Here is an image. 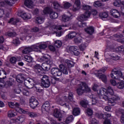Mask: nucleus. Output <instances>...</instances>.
Wrapping results in <instances>:
<instances>
[{
    "instance_id": "nucleus-37",
    "label": "nucleus",
    "mask_w": 124,
    "mask_h": 124,
    "mask_svg": "<svg viewBox=\"0 0 124 124\" xmlns=\"http://www.w3.org/2000/svg\"><path fill=\"white\" fill-rule=\"evenodd\" d=\"M71 19V16H68L66 15L62 16V20L63 22H68V21H70Z\"/></svg>"
},
{
    "instance_id": "nucleus-5",
    "label": "nucleus",
    "mask_w": 124,
    "mask_h": 124,
    "mask_svg": "<svg viewBox=\"0 0 124 124\" xmlns=\"http://www.w3.org/2000/svg\"><path fill=\"white\" fill-rule=\"evenodd\" d=\"M113 74L110 75L111 77L112 78H114V79H117L118 80H121V79H124V77H123V73L121 71H117L116 69L113 71Z\"/></svg>"
},
{
    "instance_id": "nucleus-41",
    "label": "nucleus",
    "mask_w": 124,
    "mask_h": 124,
    "mask_svg": "<svg viewBox=\"0 0 124 124\" xmlns=\"http://www.w3.org/2000/svg\"><path fill=\"white\" fill-rule=\"evenodd\" d=\"M44 22V18L41 16H39L36 18V22L37 24H42Z\"/></svg>"
},
{
    "instance_id": "nucleus-1",
    "label": "nucleus",
    "mask_w": 124,
    "mask_h": 124,
    "mask_svg": "<svg viewBox=\"0 0 124 124\" xmlns=\"http://www.w3.org/2000/svg\"><path fill=\"white\" fill-rule=\"evenodd\" d=\"M91 88L89 87L86 82H82L78 85V87L77 89V92L78 95H82L84 93H90Z\"/></svg>"
},
{
    "instance_id": "nucleus-34",
    "label": "nucleus",
    "mask_w": 124,
    "mask_h": 124,
    "mask_svg": "<svg viewBox=\"0 0 124 124\" xmlns=\"http://www.w3.org/2000/svg\"><path fill=\"white\" fill-rule=\"evenodd\" d=\"M6 72L3 70H0V79H4L6 78Z\"/></svg>"
},
{
    "instance_id": "nucleus-23",
    "label": "nucleus",
    "mask_w": 124,
    "mask_h": 124,
    "mask_svg": "<svg viewBox=\"0 0 124 124\" xmlns=\"http://www.w3.org/2000/svg\"><path fill=\"white\" fill-rule=\"evenodd\" d=\"M85 31L88 34L92 35L94 32V28L93 26H90L85 29Z\"/></svg>"
},
{
    "instance_id": "nucleus-25",
    "label": "nucleus",
    "mask_w": 124,
    "mask_h": 124,
    "mask_svg": "<svg viewBox=\"0 0 124 124\" xmlns=\"http://www.w3.org/2000/svg\"><path fill=\"white\" fill-rule=\"evenodd\" d=\"M26 113L30 118H37V117H39V113L37 112L30 111Z\"/></svg>"
},
{
    "instance_id": "nucleus-9",
    "label": "nucleus",
    "mask_w": 124,
    "mask_h": 124,
    "mask_svg": "<svg viewBox=\"0 0 124 124\" xmlns=\"http://www.w3.org/2000/svg\"><path fill=\"white\" fill-rule=\"evenodd\" d=\"M30 107L32 109H35L37 106L39 104L38 101L34 97H31L30 99Z\"/></svg>"
},
{
    "instance_id": "nucleus-60",
    "label": "nucleus",
    "mask_w": 124,
    "mask_h": 124,
    "mask_svg": "<svg viewBox=\"0 0 124 124\" xmlns=\"http://www.w3.org/2000/svg\"><path fill=\"white\" fill-rule=\"evenodd\" d=\"M77 48H78V47L74 46H70L69 48V51L70 52H73V53H74V52H75V50H76Z\"/></svg>"
},
{
    "instance_id": "nucleus-38",
    "label": "nucleus",
    "mask_w": 124,
    "mask_h": 124,
    "mask_svg": "<svg viewBox=\"0 0 124 124\" xmlns=\"http://www.w3.org/2000/svg\"><path fill=\"white\" fill-rule=\"evenodd\" d=\"M16 116V112H14V110H9L8 112V117L9 118H13Z\"/></svg>"
},
{
    "instance_id": "nucleus-21",
    "label": "nucleus",
    "mask_w": 124,
    "mask_h": 124,
    "mask_svg": "<svg viewBox=\"0 0 124 124\" xmlns=\"http://www.w3.org/2000/svg\"><path fill=\"white\" fill-rule=\"evenodd\" d=\"M35 71L37 73H39L40 74H42L43 73V70H42V66L37 64L34 66Z\"/></svg>"
},
{
    "instance_id": "nucleus-6",
    "label": "nucleus",
    "mask_w": 124,
    "mask_h": 124,
    "mask_svg": "<svg viewBox=\"0 0 124 124\" xmlns=\"http://www.w3.org/2000/svg\"><path fill=\"white\" fill-rule=\"evenodd\" d=\"M50 72L53 77H60L62 74L61 69H60L59 68H52Z\"/></svg>"
},
{
    "instance_id": "nucleus-11",
    "label": "nucleus",
    "mask_w": 124,
    "mask_h": 124,
    "mask_svg": "<svg viewBox=\"0 0 124 124\" xmlns=\"http://www.w3.org/2000/svg\"><path fill=\"white\" fill-rule=\"evenodd\" d=\"M109 94L110 95H112V97L109 98V103H115L116 100H118L120 99V98L118 97V96H116L114 94V91H113V89L109 88Z\"/></svg>"
},
{
    "instance_id": "nucleus-3",
    "label": "nucleus",
    "mask_w": 124,
    "mask_h": 124,
    "mask_svg": "<svg viewBox=\"0 0 124 124\" xmlns=\"http://www.w3.org/2000/svg\"><path fill=\"white\" fill-rule=\"evenodd\" d=\"M106 68H102L99 70L95 71V75L104 82L106 83L107 82V77L105 75H102V73H104L106 71Z\"/></svg>"
},
{
    "instance_id": "nucleus-64",
    "label": "nucleus",
    "mask_w": 124,
    "mask_h": 124,
    "mask_svg": "<svg viewBox=\"0 0 124 124\" xmlns=\"http://www.w3.org/2000/svg\"><path fill=\"white\" fill-rule=\"evenodd\" d=\"M90 121L91 122V124H98V121H97L95 118H91Z\"/></svg>"
},
{
    "instance_id": "nucleus-58",
    "label": "nucleus",
    "mask_w": 124,
    "mask_h": 124,
    "mask_svg": "<svg viewBox=\"0 0 124 124\" xmlns=\"http://www.w3.org/2000/svg\"><path fill=\"white\" fill-rule=\"evenodd\" d=\"M68 99H69V100H70V101H73V93H72V92L69 93Z\"/></svg>"
},
{
    "instance_id": "nucleus-59",
    "label": "nucleus",
    "mask_w": 124,
    "mask_h": 124,
    "mask_svg": "<svg viewBox=\"0 0 124 124\" xmlns=\"http://www.w3.org/2000/svg\"><path fill=\"white\" fill-rule=\"evenodd\" d=\"M22 91L21 90V88L20 87H16L14 89V92L15 93H20Z\"/></svg>"
},
{
    "instance_id": "nucleus-18",
    "label": "nucleus",
    "mask_w": 124,
    "mask_h": 124,
    "mask_svg": "<svg viewBox=\"0 0 124 124\" xmlns=\"http://www.w3.org/2000/svg\"><path fill=\"white\" fill-rule=\"evenodd\" d=\"M12 121H13V123H15V124H22L25 121V118L24 116H18L16 119H13Z\"/></svg>"
},
{
    "instance_id": "nucleus-56",
    "label": "nucleus",
    "mask_w": 124,
    "mask_h": 124,
    "mask_svg": "<svg viewBox=\"0 0 124 124\" xmlns=\"http://www.w3.org/2000/svg\"><path fill=\"white\" fill-rule=\"evenodd\" d=\"M16 62H17V59H16V57H11L10 59V62L11 63H16Z\"/></svg>"
},
{
    "instance_id": "nucleus-33",
    "label": "nucleus",
    "mask_w": 124,
    "mask_h": 124,
    "mask_svg": "<svg viewBox=\"0 0 124 124\" xmlns=\"http://www.w3.org/2000/svg\"><path fill=\"white\" fill-rule=\"evenodd\" d=\"M76 35H77V33H76V32L72 31L68 33V35L66 36L70 38V39H72V38H74Z\"/></svg>"
},
{
    "instance_id": "nucleus-62",
    "label": "nucleus",
    "mask_w": 124,
    "mask_h": 124,
    "mask_svg": "<svg viewBox=\"0 0 124 124\" xmlns=\"http://www.w3.org/2000/svg\"><path fill=\"white\" fill-rule=\"evenodd\" d=\"M102 5V4H101V3L98 1L95 2L94 4V6H95V7H99Z\"/></svg>"
},
{
    "instance_id": "nucleus-20",
    "label": "nucleus",
    "mask_w": 124,
    "mask_h": 124,
    "mask_svg": "<svg viewBox=\"0 0 124 124\" xmlns=\"http://www.w3.org/2000/svg\"><path fill=\"white\" fill-rule=\"evenodd\" d=\"M17 15L18 16H20V17H21V18H23V19H31V15H30V14L29 13H23L21 15V14L20 13H18L17 14Z\"/></svg>"
},
{
    "instance_id": "nucleus-52",
    "label": "nucleus",
    "mask_w": 124,
    "mask_h": 124,
    "mask_svg": "<svg viewBox=\"0 0 124 124\" xmlns=\"http://www.w3.org/2000/svg\"><path fill=\"white\" fill-rule=\"evenodd\" d=\"M117 86L118 89L122 90L124 88V83L123 81H121L117 84Z\"/></svg>"
},
{
    "instance_id": "nucleus-30",
    "label": "nucleus",
    "mask_w": 124,
    "mask_h": 124,
    "mask_svg": "<svg viewBox=\"0 0 124 124\" xmlns=\"http://www.w3.org/2000/svg\"><path fill=\"white\" fill-rule=\"evenodd\" d=\"M80 105L84 108H87L89 106V101L88 100H82L80 101Z\"/></svg>"
},
{
    "instance_id": "nucleus-7",
    "label": "nucleus",
    "mask_w": 124,
    "mask_h": 124,
    "mask_svg": "<svg viewBox=\"0 0 124 124\" xmlns=\"http://www.w3.org/2000/svg\"><path fill=\"white\" fill-rule=\"evenodd\" d=\"M52 63L53 61L52 60H48L43 63L41 65L43 70L45 71H48V70H50V65Z\"/></svg>"
},
{
    "instance_id": "nucleus-55",
    "label": "nucleus",
    "mask_w": 124,
    "mask_h": 124,
    "mask_svg": "<svg viewBox=\"0 0 124 124\" xmlns=\"http://www.w3.org/2000/svg\"><path fill=\"white\" fill-rule=\"evenodd\" d=\"M72 5L71 3L68 2H66L64 3L63 6L64 8L66 9H67V8H69Z\"/></svg>"
},
{
    "instance_id": "nucleus-31",
    "label": "nucleus",
    "mask_w": 124,
    "mask_h": 124,
    "mask_svg": "<svg viewBox=\"0 0 124 124\" xmlns=\"http://www.w3.org/2000/svg\"><path fill=\"white\" fill-rule=\"evenodd\" d=\"M65 62L67 64L68 68H71V67H73L74 66V62L71 61H69L68 60H65Z\"/></svg>"
},
{
    "instance_id": "nucleus-24",
    "label": "nucleus",
    "mask_w": 124,
    "mask_h": 124,
    "mask_svg": "<svg viewBox=\"0 0 124 124\" xmlns=\"http://www.w3.org/2000/svg\"><path fill=\"white\" fill-rule=\"evenodd\" d=\"M14 108H16L17 111H20L23 114H26V113H27V111H26V110H24L23 109V108H21V107H20V104H19V103H15Z\"/></svg>"
},
{
    "instance_id": "nucleus-63",
    "label": "nucleus",
    "mask_w": 124,
    "mask_h": 124,
    "mask_svg": "<svg viewBox=\"0 0 124 124\" xmlns=\"http://www.w3.org/2000/svg\"><path fill=\"white\" fill-rule=\"evenodd\" d=\"M87 47V46L84 44H82L80 46H79V49L81 50V51H84L85 49H86V47Z\"/></svg>"
},
{
    "instance_id": "nucleus-10",
    "label": "nucleus",
    "mask_w": 124,
    "mask_h": 124,
    "mask_svg": "<svg viewBox=\"0 0 124 124\" xmlns=\"http://www.w3.org/2000/svg\"><path fill=\"white\" fill-rule=\"evenodd\" d=\"M97 117L99 119H103L105 120L104 124H109V119H108L109 114H107V113L105 112V114L102 113H98L97 115Z\"/></svg>"
},
{
    "instance_id": "nucleus-35",
    "label": "nucleus",
    "mask_w": 124,
    "mask_h": 124,
    "mask_svg": "<svg viewBox=\"0 0 124 124\" xmlns=\"http://www.w3.org/2000/svg\"><path fill=\"white\" fill-rule=\"evenodd\" d=\"M105 57L106 62H109V49H108V48H107L106 49V51L105 52Z\"/></svg>"
},
{
    "instance_id": "nucleus-22",
    "label": "nucleus",
    "mask_w": 124,
    "mask_h": 124,
    "mask_svg": "<svg viewBox=\"0 0 124 124\" xmlns=\"http://www.w3.org/2000/svg\"><path fill=\"white\" fill-rule=\"evenodd\" d=\"M16 80L18 83H23L24 80H25V77L24 74H19L16 77Z\"/></svg>"
},
{
    "instance_id": "nucleus-13",
    "label": "nucleus",
    "mask_w": 124,
    "mask_h": 124,
    "mask_svg": "<svg viewBox=\"0 0 124 124\" xmlns=\"http://www.w3.org/2000/svg\"><path fill=\"white\" fill-rule=\"evenodd\" d=\"M81 8V1L80 0H75L73 7V11H78Z\"/></svg>"
},
{
    "instance_id": "nucleus-39",
    "label": "nucleus",
    "mask_w": 124,
    "mask_h": 124,
    "mask_svg": "<svg viewBox=\"0 0 124 124\" xmlns=\"http://www.w3.org/2000/svg\"><path fill=\"white\" fill-rule=\"evenodd\" d=\"M18 22H19V20L18 19H14L13 18H12L8 21V23L9 24H11V25H16V24H17Z\"/></svg>"
},
{
    "instance_id": "nucleus-51",
    "label": "nucleus",
    "mask_w": 124,
    "mask_h": 124,
    "mask_svg": "<svg viewBox=\"0 0 124 124\" xmlns=\"http://www.w3.org/2000/svg\"><path fill=\"white\" fill-rule=\"evenodd\" d=\"M54 45L56 46V47H57V48H60V47H61L62 45V41L60 40L56 41Z\"/></svg>"
},
{
    "instance_id": "nucleus-57",
    "label": "nucleus",
    "mask_w": 124,
    "mask_h": 124,
    "mask_svg": "<svg viewBox=\"0 0 124 124\" xmlns=\"http://www.w3.org/2000/svg\"><path fill=\"white\" fill-rule=\"evenodd\" d=\"M22 93L24 95H26V96H29L30 95V92L26 89H23L22 91Z\"/></svg>"
},
{
    "instance_id": "nucleus-28",
    "label": "nucleus",
    "mask_w": 124,
    "mask_h": 124,
    "mask_svg": "<svg viewBox=\"0 0 124 124\" xmlns=\"http://www.w3.org/2000/svg\"><path fill=\"white\" fill-rule=\"evenodd\" d=\"M24 4L28 8H31L32 7V1L31 0H26L24 1Z\"/></svg>"
},
{
    "instance_id": "nucleus-40",
    "label": "nucleus",
    "mask_w": 124,
    "mask_h": 124,
    "mask_svg": "<svg viewBox=\"0 0 124 124\" xmlns=\"http://www.w3.org/2000/svg\"><path fill=\"white\" fill-rule=\"evenodd\" d=\"M39 46L40 47V49H46V48H47V44H46V43H45V42L40 43L39 44Z\"/></svg>"
},
{
    "instance_id": "nucleus-16",
    "label": "nucleus",
    "mask_w": 124,
    "mask_h": 124,
    "mask_svg": "<svg viewBox=\"0 0 124 124\" xmlns=\"http://www.w3.org/2000/svg\"><path fill=\"white\" fill-rule=\"evenodd\" d=\"M91 12L89 11L85 12L84 14H82L80 16L79 18L81 21H86L87 19L90 18L91 16Z\"/></svg>"
},
{
    "instance_id": "nucleus-43",
    "label": "nucleus",
    "mask_w": 124,
    "mask_h": 124,
    "mask_svg": "<svg viewBox=\"0 0 124 124\" xmlns=\"http://www.w3.org/2000/svg\"><path fill=\"white\" fill-rule=\"evenodd\" d=\"M53 4L54 9H59V8L61 7V5L57 1H54L53 2Z\"/></svg>"
},
{
    "instance_id": "nucleus-29",
    "label": "nucleus",
    "mask_w": 124,
    "mask_h": 124,
    "mask_svg": "<svg viewBox=\"0 0 124 124\" xmlns=\"http://www.w3.org/2000/svg\"><path fill=\"white\" fill-rule=\"evenodd\" d=\"M113 5L114 6H117V7H120L121 6V5H123V6H124V1H121L120 0H115L113 2Z\"/></svg>"
},
{
    "instance_id": "nucleus-15",
    "label": "nucleus",
    "mask_w": 124,
    "mask_h": 124,
    "mask_svg": "<svg viewBox=\"0 0 124 124\" xmlns=\"http://www.w3.org/2000/svg\"><path fill=\"white\" fill-rule=\"evenodd\" d=\"M24 85L28 89H32L34 84H33V80L32 79L25 80L24 81Z\"/></svg>"
},
{
    "instance_id": "nucleus-36",
    "label": "nucleus",
    "mask_w": 124,
    "mask_h": 124,
    "mask_svg": "<svg viewBox=\"0 0 124 124\" xmlns=\"http://www.w3.org/2000/svg\"><path fill=\"white\" fill-rule=\"evenodd\" d=\"M73 114L74 116H78L80 114V108H75L73 111Z\"/></svg>"
},
{
    "instance_id": "nucleus-42",
    "label": "nucleus",
    "mask_w": 124,
    "mask_h": 124,
    "mask_svg": "<svg viewBox=\"0 0 124 124\" xmlns=\"http://www.w3.org/2000/svg\"><path fill=\"white\" fill-rule=\"evenodd\" d=\"M32 51V48L31 47H26L23 50V54H29V53L31 52Z\"/></svg>"
},
{
    "instance_id": "nucleus-12",
    "label": "nucleus",
    "mask_w": 124,
    "mask_h": 124,
    "mask_svg": "<svg viewBox=\"0 0 124 124\" xmlns=\"http://www.w3.org/2000/svg\"><path fill=\"white\" fill-rule=\"evenodd\" d=\"M53 116L55 118H56V119H58V121L59 122H61V121H62V113H61V111H60L58 109H55L54 110Z\"/></svg>"
},
{
    "instance_id": "nucleus-45",
    "label": "nucleus",
    "mask_w": 124,
    "mask_h": 124,
    "mask_svg": "<svg viewBox=\"0 0 124 124\" xmlns=\"http://www.w3.org/2000/svg\"><path fill=\"white\" fill-rule=\"evenodd\" d=\"M82 9H83V10H86V11H89V10H91V9H92V7L88 5H83L82 6Z\"/></svg>"
},
{
    "instance_id": "nucleus-4",
    "label": "nucleus",
    "mask_w": 124,
    "mask_h": 124,
    "mask_svg": "<svg viewBox=\"0 0 124 124\" xmlns=\"http://www.w3.org/2000/svg\"><path fill=\"white\" fill-rule=\"evenodd\" d=\"M51 85L50 79L47 76H44L41 79V84L42 87L44 88H49Z\"/></svg>"
},
{
    "instance_id": "nucleus-17",
    "label": "nucleus",
    "mask_w": 124,
    "mask_h": 124,
    "mask_svg": "<svg viewBox=\"0 0 124 124\" xmlns=\"http://www.w3.org/2000/svg\"><path fill=\"white\" fill-rule=\"evenodd\" d=\"M50 109V103L49 102H46L42 106L41 110L43 112L45 111L46 112H48Z\"/></svg>"
},
{
    "instance_id": "nucleus-14",
    "label": "nucleus",
    "mask_w": 124,
    "mask_h": 124,
    "mask_svg": "<svg viewBox=\"0 0 124 124\" xmlns=\"http://www.w3.org/2000/svg\"><path fill=\"white\" fill-rule=\"evenodd\" d=\"M59 68L61 72H62L63 74L67 75V74H68V71L69 72H70V69L66 67V66L63 64H60L59 65Z\"/></svg>"
},
{
    "instance_id": "nucleus-61",
    "label": "nucleus",
    "mask_w": 124,
    "mask_h": 124,
    "mask_svg": "<svg viewBox=\"0 0 124 124\" xmlns=\"http://www.w3.org/2000/svg\"><path fill=\"white\" fill-rule=\"evenodd\" d=\"M93 110L90 108H87V114L88 116H92L93 115Z\"/></svg>"
},
{
    "instance_id": "nucleus-53",
    "label": "nucleus",
    "mask_w": 124,
    "mask_h": 124,
    "mask_svg": "<svg viewBox=\"0 0 124 124\" xmlns=\"http://www.w3.org/2000/svg\"><path fill=\"white\" fill-rule=\"evenodd\" d=\"M12 43L16 46L19 45V44H20V41L19 40V38H16L14 39L12 41Z\"/></svg>"
},
{
    "instance_id": "nucleus-26",
    "label": "nucleus",
    "mask_w": 124,
    "mask_h": 124,
    "mask_svg": "<svg viewBox=\"0 0 124 124\" xmlns=\"http://www.w3.org/2000/svg\"><path fill=\"white\" fill-rule=\"evenodd\" d=\"M50 58L51 57L49 55L45 54L40 59V62H47L48 61H51L50 60Z\"/></svg>"
},
{
    "instance_id": "nucleus-48",
    "label": "nucleus",
    "mask_w": 124,
    "mask_h": 124,
    "mask_svg": "<svg viewBox=\"0 0 124 124\" xmlns=\"http://www.w3.org/2000/svg\"><path fill=\"white\" fill-rule=\"evenodd\" d=\"M82 37L80 36L78 37V38H75L74 40V42H75L77 44H79V43H81L82 42Z\"/></svg>"
},
{
    "instance_id": "nucleus-49",
    "label": "nucleus",
    "mask_w": 124,
    "mask_h": 124,
    "mask_svg": "<svg viewBox=\"0 0 124 124\" xmlns=\"http://www.w3.org/2000/svg\"><path fill=\"white\" fill-rule=\"evenodd\" d=\"M6 35L10 36V37H14L16 35V32L13 31H8L6 33Z\"/></svg>"
},
{
    "instance_id": "nucleus-44",
    "label": "nucleus",
    "mask_w": 124,
    "mask_h": 124,
    "mask_svg": "<svg viewBox=\"0 0 124 124\" xmlns=\"http://www.w3.org/2000/svg\"><path fill=\"white\" fill-rule=\"evenodd\" d=\"M35 87L37 92H38V93H43V89H41L40 88V87H42V86H41L40 84H36Z\"/></svg>"
},
{
    "instance_id": "nucleus-47",
    "label": "nucleus",
    "mask_w": 124,
    "mask_h": 124,
    "mask_svg": "<svg viewBox=\"0 0 124 124\" xmlns=\"http://www.w3.org/2000/svg\"><path fill=\"white\" fill-rule=\"evenodd\" d=\"M25 61L27 62H32V57L30 56L26 55L24 57Z\"/></svg>"
},
{
    "instance_id": "nucleus-32",
    "label": "nucleus",
    "mask_w": 124,
    "mask_h": 124,
    "mask_svg": "<svg viewBox=\"0 0 124 124\" xmlns=\"http://www.w3.org/2000/svg\"><path fill=\"white\" fill-rule=\"evenodd\" d=\"M31 49H32V51L38 52V51H39V49H40V47L39 46V44L31 46Z\"/></svg>"
},
{
    "instance_id": "nucleus-54",
    "label": "nucleus",
    "mask_w": 124,
    "mask_h": 124,
    "mask_svg": "<svg viewBox=\"0 0 124 124\" xmlns=\"http://www.w3.org/2000/svg\"><path fill=\"white\" fill-rule=\"evenodd\" d=\"M78 26L80 27V28H85L87 26V23H83L81 22L80 21H78Z\"/></svg>"
},
{
    "instance_id": "nucleus-19",
    "label": "nucleus",
    "mask_w": 124,
    "mask_h": 124,
    "mask_svg": "<svg viewBox=\"0 0 124 124\" xmlns=\"http://www.w3.org/2000/svg\"><path fill=\"white\" fill-rule=\"evenodd\" d=\"M110 14L115 18H119L121 16V12L116 9L111 10Z\"/></svg>"
},
{
    "instance_id": "nucleus-50",
    "label": "nucleus",
    "mask_w": 124,
    "mask_h": 124,
    "mask_svg": "<svg viewBox=\"0 0 124 124\" xmlns=\"http://www.w3.org/2000/svg\"><path fill=\"white\" fill-rule=\"evenodd\" d=\"M99 17L102 19H105L108 17V14L107 13H102L99 14Z\"/></svg>"
},
{
    "instance_id": "nucleus-8",
    "label": "nucleus",
    "mask_w": 124,
    "mask_h": 124,
    "mask_svg": "<svg viewBox=\"0 0 124 124\" xmlns=\"http://www.w3.org/2000/svg\"><path fill=\"white\" fill-rule=\"evenodd\" d=\"M68 99H67L66 96H64L63 98H62V99L61 98H57V101L58 104H60V105H61L62 106H63L64 105H65V107L68 108V109H69V105H66V103L64 102L65 101H68Z\"/></svg>"
},
{
    "instance_id": "nucleus-2",
    "label": "nucleus",
    "mask_w": 124,
    "mask_h": 124,
    "mask_svg": "<svg viewBox=\"0 0 124 124\" xmlns=\"http://www.w3.org/2000/svg\"><path fill=\"white\" fill-rule=\"evenodd\" d=\"M100 98H104L105 100L109 101V87L107 88H102L97 91Z\"/></svg>"
},
{
    "instance_id": "nucleus-46",
    "label": "nucleus",
    "mask_w": 124,
    "mask_h": 124,
    "mask_svg": "<svg viewBox=\"0 0 124 124\" xmlns=\"http://www.w3.org/2000/svg\"><path fill=\"white\" fill-rule=\"evenodd\" d=\"M73 116L72 115H71L66 118L65 122L66 124H69L70 123H71L72 121H73Z\"/></svg>"
},
{
    "instance_id": "nucleus-27",
    "label": "nucleus",
    "mask_w": 124,
    "mask_h": 124,
    "mask_svg": "<svg viewBox=\"0 0 124 124\" xmlns=\"http://www.w3.org/2000/svg\"><path fill=\"white\" fill-rule=\"evenodd\" d=\"M49 17L51 19H57L59 17V15L56 12L51 11L49 12Z\"/></svg>"
}]
</instances>
